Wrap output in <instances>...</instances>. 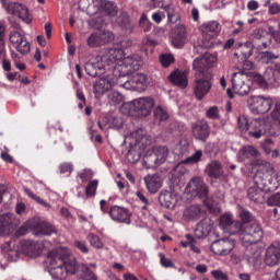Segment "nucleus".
Here are the masks:
<instances>
[{"instance_id":"f257e3e1","label":"nucleus","mask_w":280,"mask_h":280,"mask_svg":"<svg viewBox=\"0 0 280 280\" xmlns=\"http://www.w3.org/2000/svg\"><path fill=\"white\" fill-rule=\"evenodd\" d=\"M279 189V173L269 165V170L262 174L257 173L254 177V186L247 189V197L256 205L264 203L265 194H270Z\"/></svg>"},{"instance_id":"f03ea898","label":"nucleus","mask_w":280,"mask_h":280,"mask_svg":"<svg viewBox=\"0 0 280 280\" xmlns=\"http://www.w3.org/2000/svg\"><path fill=\"white\" fill-rule=\"evenodd\" d=\"M49 264V275L52 279L65 280L69 275H75L80 270V265L75 256L62 254L58 250L49 252L47 256Z\"/></svg>"},{"instance_id":"7ed1b4c3","label":"nucleus","mask_w":280,"mask_h":280,"mask_svg":"<svg viewBox=\"0 0 280 280\" xmlns=\"http://www.w3.org/2000/svg\"><path fill=\"white\" fill-rule=\"evenodd\" d=\"M14 246H16L14 241H9L3 245V250L7 253L9 261H19L21 253L26 257H40L43 253V244L36 241H22L18 247Z\"/></svg>"},{"instance_id":"20e7f679","label":"nucleus","mask_w":280,"mask_h":280,"mask_svg":"<svg viewBox=\"0 0 280 280\" xmlns=\"http://www.w3.org/2000/svg\"><path fill=\"white\" fill-rule=\"evenodd\" d=\"M152 108H154V98L141 97L125 103L121 113L131 117H148L152 113Z\"/></svg>"},{"instance_id":"39448f33","label":"nucleus","mask_w":280,"mask_h":280,"mask_svg":"<svg viewBox=\"0 0 280 280\" xmlns=\"http://www.w3.org/2000/svg\"><path fill=\"white\" fill-rule=\"evenodd\" d=\"M185 192L189 194L191 198H199L203 200L208 209H213V205L209 202V188L202 177H192L185 188Z\"/></svg>"},{"instance_id":"423d86ee","label":"nucleus","mask_w":280,"mask_h":280,"mask_svg":"<svg viewBox=\"0 0 280 280\" xmlns=\"http://www.w3.org/2000/svg\"><path fill=\"white\" fill-rule=\"evenodd\" d=\"M243 246H250V244H259V241L264 237V230L257 222L247 224L241 223V230L238 231Z\"/></svg>"},{"instance_id":"0eeeda50","label":"nucleus","mask_w":280,"mask_h":280,"mask_svg":"<svg viewBox=\"0 0 280 280\" xmlns=\"http://www.w3.org/2000/svg\"><path fill=\"white\" fill-rule=\"evenodd\" d=\"M139 67H141L139 60L129 56L127 58L124 57L112 69H114V73L118 80H121V78H127V75L135 73V71H139Z\"/></svg>"},{"instance_id":"6e6552de","label":"nucleus","mask_w":280,"mask_h":280,"mask_svg":"<svg viewBox=\"0 0 280 280\" xmlns=\"http://www.w3.org/2000/svg\"><path fill=\"white\" fill-rule=\"evenodd\" d=\"M232 91L236 95H241L244 97L250 93V89H253V81L248 79V75L244 72H235L232 75Z\"/></svg>"},{"instance_id":"1a4fd4ad","label":"nucleus","mask_w":280,"mask_h":280,"mask_svg":"<svg viewBox=\"0 0 280 280\" xmlns=\"http://www.w3.org/2000/svg\"><path fill=\"white\" fill-rule=\"evenodd\" d=\"M2 8L7 11V14H12L13 16H19L24 23L30 25L32 23V14L26 7L19 2H12L10 0H1Z\"/></svg>"},{"instance_id":"9d476101","label":"nucleus","mask_w":280,"mask_h":280,"mask_svg":"<svg viewBox=\"0 0 280 280\" xmlns=\"http://www.w3.org/2000/svg\"><path fill=\"white\" fill-rule=\"evenodd\" d=\"M248 104L253 113H257V115H266V113H269L270 108H272L275 101L270 96L257 95L252 96L248 100Z\"/></svg>"},{"instance_id":"9b49d317","label":"nucleus","mask_w":280,"mask_h":280,"mask_svg":"<svg viewBox=\"0 0 280 280\" xmlns=\"http://www.w3.org/2000/svg\"><path fill=\"white\" fill-rule=\"evenodd\" d=\"M84 70L91 78H102L106 71H109L108 66H106L101 55L88 61L84 66Z\"/></svg>"},{"instance_id":"f8f14e48","label":"nucleus","mask_w":280,"mask_h":280,"mask_svg":"<svg viewBox=\"0 0 280 280\" xmlns=\"http://www.w3.org/2000/svg\"><path fill=\"white\" fill-rule=\"evenodd\" d=\"M115 40V34L110 31H97L92 33L88 37V46L92 49L95 47H102L103 45H107V43H113Z\"/></svg>"},{"instance_id":"ddd939ff","label":"nucleus","mask_w":280,"mask_h":280,"mask_svg":"<svg viewBox=\"0 0 280 280\" xmlns=\"http://www.w3.org/2000/svg\"><path fill=\"white\" fill-rule=\"evenodd\" d=\"M108 215L113 222H117L118 224H131L132 222V212L121 206H112Z\"/></svg>"},{"instance_id":"4468645a","label":"nucleus","mask_w":280,"mask_h":280,"mask_svg":"<svg viewBox=\"0 0 280 280\" xmlns=\"http://www.w3.org/2000/svg\"><path fill=\"white\" fill-rule=\"evenodd\" d=\"M233 248H235V241L231 238H220L210 245V250L214 253V255H220L222 257H226V255H231L233 253Z\"/></svg>"},{"instance_id":"2eb2a0df","label":"nucleus","mask_w":280,"mask_h":280,"mask_svg":"<svg viewBox=\"0 0 280 280\" xmlns=\"http://www.w3.org/2000/svg\"><path fill=\"white\" fill-rule=\"evenodd\" d=\"M191 132L196 141H201L205 143L207 142V139L211 137V127L207 120H198L197 122L192 124Z\"/></svg>"},{"instance_id":"dca6fc26","label":"nucleus","mask_w":280,"mask_h":280,"mask_svg":"<svg viewBox=\"0 0 280 280\" xmlns=\"http://www.w3.org/2000/svg\"><path fill=\"white\" fill-rule=\"evenodd\" d=\"M211 81L206 77H196L192 89L195 97L200 102L205 100V96L211 91Z\"/></svg>"},{"instance_id":"f3484780","label":"nucleus","mask_w":280,"mask_h":280,"mask_svg":"<svg viewBox=\"0 0 280 280\" xmlns=\"http://www.w3.org/2000/svg\"><path fill=\"white\" fill-rule=\"evenodd\" d=\"M126 54L124 52V49L117 47V48H109L107 51H105L104 55H101V58L103 59L104 63L106 65L107 69H113L117 62L121 61L122 58H125Z\"/></svg>"},{"instance_id":"a211bd4d","label":"nucleus","mask_w":280,"mask_h":280,"mask_svg":"<svg viewBox=\"0 0 280 280\" xmlns=\"http://www.w3.org/2000/svg\"><path fill=\"white\" fill-rule=\"evenodd\" d=\"M171 43L175 49H183L187 45V30L183 25H176L171 31Z\"/></svg>"},{"instance_id":"6ab92c4d","label":"nucleus","mask_w":280,"mask_h":280,"mask_svg":"<svg viewBox=\"0 0 280 280\" xmlns=\"http://www.w3.org/2000/svg\"><path fill=\"white\" fill-rule=\"evenodd\" d=\"M219 226L225 233L235 235V233H240L242 223L240 221H233V217H231V214H223L220 218Z\"/></svg>"},{"instance_id":"aec40b11","label":"nucleus","mask_w":280,"mask_h":280,"mask_svg":"<svg viewBox=\"0 0 280 280\" xmlns=\"http://www.w3.org/2000/svg\"><path fill=\"white\" fill-rule=\"evenodd\" d=\"M23 38H25V36L21 34L19 31L10 32L9 40L11 45L14 47V49H16L19 54H21L22 56H25L30 54V50L32 49V45L30 44V42H22L23 48H21V46H19V40H22Z\"/></svg>"},{"instance_id":"412c9836","label":"nucleus","mask_w":280,"mask_h":280,"mask_svg":"<svg viewBox=\"0 0 280 280\" xmlns=\"http://www.w3.org/2000/svg\"><path fill=\"white\" fill-rule=\"evenodd\" d=\"M217 60L218 59L215 58V56L206 52L203 54V56L198 57L192 61V68L199 72H202L205 71V69H211V67L215 65Z\"/></svg>"},{"instance_id":"4be33fe9","label":"nucleus","mask_w":280,"mask_h":280,"mask_svg":"<svg viewBox=\"0 0 280 280\" xmlns=\"http://www.w3.org/2000/svg\"><path fill=\"white\" fill-rule=\"evenodd\" d=\"M199 32H201V36L218 38L220 32H222V25L218 21L205 22L199 26Z\"/></svg>"},{"instance_id":"5701e85b","label":"nucleus","mask_w":280,"mask_h":280,"mask_svg":"<svg viewBox=\"0 0 280 280\" xmlns=\"http://www.w3.org/2000/svg\"><path fill=\"white\" fill-rule=\"evenodd\" d=\"M31 226L35 235H54L56 233V228L47 221L36 220L31 222Z\"/></svg>"},{"instance_id":"b1692460","label":"nucleus","mask_w":280,"mask_h":280,"mask_svg":"<svg viewBox=\"0 0 280 280\" xmlns=\"http://www.w3.org/2000/svg\"><path fill=\"white\" fill-rule=\"evenodd\" d=\"M275 80H277V78L275 77V69L272 68H267L264 75L255 74L253 78V82L258 84L260 89H268V82L272 84Z\"/></svg>"},{"instance_id":"393cba45","label":"nucleus","mask_w":280,"mask_h":280,"mask_svg":"<svg viewBox=\"0 0 280 280\" xmlns=\"http://www.w3.org/2000/svg\"><path fill=\"white\" fill-rule=\"evenodd\" d=\"M265 264L266 266H279L280 264V247L277 245H270L266 249L265 254Z\"/></svg>"},{"instance_id":"a878e982","label":"nucleus","mask_w":280,"mask_h":280,"mask_svg":"<svg viewBox=\"0 0 280 280\" xmlns=\"http://www.w3.org/2000/svg\"><path fill=\"white\" fill-rule=\"evenodd\" d=\"M168 81L171 82V84H174V86H178L179 89H187V86L189 85L187 74L180 70H174L168 75Z\"/></svg>"},{"instance_id":"bb28decb","label":"nucleus","mask_w":280,"mask_h":280,"mask_svg":"<svg viewBox=\"0 0 280 280\" xmlns=\"http://www.w3.org/2000/svg\"><path fill=\"white\" fill-rule=\"evenodd\" d=\"M116 25H118L125 34H132V32H135V24H132L130 16L126 12H121L119 16H117Z\"/></svg>"},{"instance_id":"cd10ccee","label":"nucleus","mask_w":280,"mask_h":280,"mask_svg":"<svg viewBox=\"0 0 280 280\" xmlns=\"http://www.w3.org/2000/svg\"><path fill=\"white\" fill-rule=\"evenodd\" d=\"M206 174H208L209 178H222L224 176V168L222 167V163L218 160H213L206 166Z\"/></svg>"},{"instance_id":"c85d7f7f","label":"nucleus","mask_w":280,"mask_h":280,"mask_svg":"<svg viewBox=\"0 0 280 280\" xmlns=\"http://www.w3.org/2000/svg\"><path fill=\"white\" fill-rule=\"evenodd\" d=\"M250 40L258 47V49H266L268 42L266 40V32L262 28H255L249 34Z\"/></svg>"},{"instance_id":"c756f323","label":"nucleus","mask_w":280,"mask_h":280,"mask_svg":"<svg viewBox=\"0 0 280 280\" xmlns=\"http://www.w3.org/2000/svg\"><path fill=\"white\" fill-rule=\"evenodd\" d=\"M249 137L253 139H261L266 135V124L261 119H254L250 122V129L248 131Z\"/></svg>"},{"instance_id":"7c9ffc66","label":"nucleus","mask_w":280,"mask_h":280,"mask_svg":"<svg viewBox=\"0 0 280 280\" xmlns=\"http://www.w3.org/2000/svg\"><path fill=\"white\" fill-rule=\"evenodd\" d=\"M246 247L245 249V257L248 261V264H255L256 261H259V258L261 257V248L257 244H250V245H244Z\"/></svg>"},{"instance_id":"2f4dec72","label":"nucleus","mask_w":280,"mask_h":280,"mask_svg":"<svg viewBox=\"0 0 280 280\" xmlns=\"http://www.w3.org/2000/svg\"><path fill=\"white\" fill-rule=\"evenodd\" d=\"M159 202L165 209H174L176 207V197L167 190H162L159 195Z\"/></svg>"},{"instance_id":"473e14b6","label":"nucleus","mask_w":280,"mask_h":280,"mask_svg":"<svg viewBox=\"0 0 280 280\" xmlns=\"http://www.w3.org/2000/svg\"><path fill=\"white\" fill-rule=\"evenodd\" d=\"M144 183L150 194H156V191L163 187V180H161L158 174L144 177Z\"/></svg>"},{"instance_id":"72a5a7b5","label":"nucleus","mask_w":280,"mask_h":280,"mask_svg":"<svg viewBox=\"0 0 280 280\" xmlns=\"http://www.w3.org/2000/svg\"><path fill=\"white\" fill-rule=\"evenodd\" d=\"M213 225L211 224V221L203 219L197 224V228L195 229V237L202 240V237H207V235L211 233Z\"/></svg>"},{"instance_id":"f704fd0d","label":"nucleus","mask_w":280,"mask_h":280,"mask_svg":"<svg viewBox=\"0 0 280 280\" xmlns=\"http://www.w3.org/2000/svg\"><path fill=\"white\" fill-rule=\"evenodd\" d=\"M115 86V83L110 81V79L101 78L95 84H94V93L95 95H104V93H108L110 89Z\"/></svg>"},{"instance_id":"c9c22d12","label":"nucleus","mask_w":280,"mask_h":280,"mask_svg":"<svg viewBox=\"0 0 280 280\" xmlns=\"http://www.w3.org/2000/svg\"><path fill=\"white\" fill-rule=\"evenodd\" d=\"M235 49H237V52H235V56H242V60H248L250 56H253V43H237L235 44Z\"/></svg>"},{"instance_id":"e433bc0d","label":"nucleus","mask_w":280,"mask_h":280,"mask_svg":"<svg viewBox=\"0 0 280 280\" xmlns=\"http://www.w3.org/2000/svg\"><path fill=\"white\" fill-rule=\"evenodd\" d=\"M100 9L103 14L106 16H117V12H119V8L113 1L108 0H101L100 1Z\"/></svg>"},{"instance_id":"4c0bfd02","label":"nucleus","mask_w":280,"mask_h":280,"mask_svg":"<svg viewBox=\"0 0 280 280\" xmlns=\"http://www.w3.org/2000/svg\"><path fill=\"white\" fill-rule=\"evenodd\" d=\"M205 217V210L200 206H190L184 211V218L186 220H200V218Z\"/></svg>"},{"instance_id":"58836bf2","label":"nucleus","mask_w":280,"mask_h":280,"mask_svg":"<svg viewBox=\"0 0 280 280\" xmlns=\"http://www.w3.org/2000/svg\"><path fill=\"white\" fill-rule=\"evenodd\" d=\"M143 165L147 166L148 170H152L153 167H159V165H161L156 158V153H154V149H149L144 153Z\"/></svg>"},{"instance_id":"ea45409f","label":"nucleus","mask_w":280,"mask_h":280,"mask_svg":"<svg viewBox=\"0 0 280 280\" xmlns=\"http://www.w3.org/2000/svg\"><path fill=\"white\" fill-rule=\"evenodd\" d=\"M164 12L166 13L168 23H178L180 21V13L178 8L174 4H166L163 7Z\"/></svg>"},{"instance_id":"a19ab883","label":"nucleus","mask_w":280,"mask_h":280,"mask_svg":"<svg viewBox=\"0 0 280 280\" xmlns=\"http://www.w3.org/2000/svg\"><path fill=\"white\" fill-rule=\"evenodd\" d=\"M167 119H170V113H167V109L156 106L154 109V122L163 124V121H167Z\"/></svg>"},{"instance_id":"79ce46f5","label":"nucleus","mask_w":280,"mask_h":280,"mask_svg":"<svg viewBox=\"0 0 280 280\" xmlns=\"http://www.w3.org/2000/svg\"><path fill=\"white\" fill-rule=\"evenodd\" d=\"M152 149L155 153L159 164L163 165V163H165V161H167V156L170 154V149H167V147H154Z\"/></svg>"},{"instance_id":"37998d69","label":"nucleus","mask_w":280,"mask_h":280,"mask_svg":"<svg viewBox=\"0 0 280 280\" xmlns=\"http://www.w3.org/2000/svg\"><path fill=\"white\" fill-rule=\"evenodd\" d=\"M215 38L210 35H202L200 47L202 49H213L215 45H222V42H215Z\"/></svg>"},{"instance_id":"c03bdc74","label":"nucleus","mask_w":280,"mask_h":280,"mask_svg":"<svg viewBox=\"0 0 280 280\" xmlns=\"http://www.w3.org/2000/svg\"><path fill=\"white\" fill-rule=\"evenodd\" d=\"M258 58L262 65H270V62H275L279 58V55L267 50L259 52Z\"/></svg>"},{"instance_id":"a18cd8bd","label":"nucleus","mask_w":280,"mask_h":280,"mask_svg":"<svg viewBox=\"0 0 280 280\" xmlns=\"http://www.w3.org/2000/svg\"><path fill=\"white\" fill-rule=\"evenodd\" d=\"M86 240L93 248H96V250H102V248H104V243L102 242V238L97 236V234L91 233L86 236Z\"/></svg>"},{"instance_id":"49530a36","label":"nucleus","mask_w":280,"mask_h":280,"mask_svg":"<svg viewBox=\"0 0 280 280\" xmlns=\"http://www.w3.org/2000/svg\"><path fill=\"white\" fill-rule=\"evenodd\" d=\"M139 26L142 30V32H144L145 34H148V32H152V27H154L152 22L149 21L148 14L145 13L141 15L139 20Z\"/></svg>"},{"instance_id":"de8ad7c7","label":"nucleus","mask_w":280,"mask_h":280,"mask_svg":"<svg viewBox=\"0 0 280 280\" xmlns=\"http://www.w3.org/2000/svg\"><path fill=\"white\" fill-rule=\"evenodd\" d=\"M241 154H243L244 159H257L259 156V151L255 147H245Z\"/></svg>"},{"instance_id":"09e8293b","label":"nucleus","mask_w":280,"mask_h":280,"mask_svg":"<svg viewBox=\"0 0 280 280\" xmlns=\"http://www.w3.org/2000/svg\"><path fill=\"white\" fill-rule=\"evenodd\" d=\"M136 89H141V86L145 85V82H148V77L143 73H136L132 78H131Z\"/></svg>"},{"instance_id":"8fccbe9b","label":"nucleus","mask_w":280,"mask_h":280,"mask_svg":"<svg viewBox=\"0 0 280 280\" xmlns=\"http://www.w3.org/2000/svg\"><path fill=\"white\" fill-rule=\"evenodd\" d=\"M100 184V182L97 179H93L92 182H90L86 187H85V196L88 198H93V196H95L96 191H97V185Z\"/></svg>"},{"instance_id":"3c124183","label":"nucleus","mask_w":280,"mask_h":280,"mask_svg":"<svg viewBox=\"0 0 280 280\" xmlns=\"http://www.w3.org/2000/svg\"><path fill=\"white\" fill-rule=\"evenodd\" d=\"M202 161V150H197L192 155L188 156L184 163L186 165H196V163H200Z\"/></svg>"},{"instance_id":"603ef678","label":"nucleus","mask_w":280,"mask_h":280,"mask_svg":"<svg viewBox=\"0 0 280 280\" xmlns=\"http://www.w3.org/2000/svg\"><path fill=\"white\" fill-rule=\"evenodd\" d=\"M237 121L240 132L246 133L247 130H250V124L248 122V118H246V116H238Z\"/></svg>"},{"instance_id":"864d4df0","label":"nucleus","mask_w":280,"mask_h":280,"mask_svg":"<svg viewBox=\"0 0 280 280\" xmlns=\"http://www.w3.org/2000/svg\"><path fill=\"white\" fill-rule=\"evenodd\" d=\"M106 121H108L109 128H116L117 130L124 126V120L119 116H110L106 118Z\"/></svg>"},{"instance_id":"5fc2aeb1","label":"nucleus","mask_w":280,"mask_h":280,"mask_svg":"<svg viewBox=\"0 0 280 280\" xmlns=\"http://www.w3.org/2000/svg\"><path fill=\"white\" fill-rule=\"evenodd\" d=\"M73 246L74 248H77V250H80V253H82L83 255H89L90 249H89V245H86V242L75 240L73 242Z\"/></svg>"},{"instance_id":"6e6d98bb","label":"nucleus","mask_w":280,"mask_h":280,"mask_svg":"<svg viewBox=\"0 0 280 280\" xmlns=\"http://www.w3.org/2000/svg\"><path fill=\"white\" fill-rule=\"evenodd\" d=\"M108 100L114 104V106H117L124 102V95L119 92H112L108 94Z\"/></svg>"},{"instance_id":"4d7b16f0","label":"nucleus","mask_w":280,"mask_h":280,"mask_svg":"<svg viewBox=\"0 0 280 280\" xmlns=\"http://www.w3.org/2000/svg\"><path fill=\"white\" fill-rule=\"evenodd\" d=\"M159 257H160V264H161L162 268H176V266L174 265V261H172V259L165 257V254L160 253Z\"/></svg>"},{"instance_id":"13d9d810","label":"nucleus","mask_w":280,"mask_h":280,"mask_svg":"<svg viewBox=\"0 0 280 280\" xmlns=\"http://www.w3.org/2000/svg\"><path fill=\"white\" fill-rule=\"evenodd\" d=\"M132 137L136 139V143H142L148 139V136H145V130L143 129H138L132 133Z\"/></svg>"},{"instance_id":"bf43d9fd","label":"nucleus","mask_w":280,"mask_h":280,"mask_svg":"<svg viewBox=\"0 0 280 280\" xmlns=\"http://www.w3.org/2000/svg\"><path fill=\"white\" fill-rule=\"evenodd\" d=\"M267 205H268V207H280V192H276V194L271 195L267 199Z\"/></svg>"},{"instance_id":"052dcab7","label":"nucleus","mask_w":280,"mask_h":280,"mask_svg":"<svg viewBox=\"0 0 280 280\" xmlns=\"http://www.w3.org/2000/svg\"><path fill=\"white\" fill-rule=\"evenodd\" d=\"M81 280H97V277L89 267H84L81 273Z\"/></svg>"},{"instance_id":"680f3d73","label":"nucleus","mask_w":280,"mask_h":280,"mask_svg":"<svg viewBox=\"0 0 280 280\" xmlns=\"http://www.w3.org/2000/svg\"><path fill=\"white\" fill-rule=\"evenodd\" d=\"M240 218L244 224H250V222L254 220L253 213H250L248 210H242Z\"/></svg>"},{"instance_id":"e2e57ef3","label":"nucleus","mask_w":280,"mask_h":280,"mask_svg":"<svg viewBox=\"0 0 280 280\" xmlns=\"http://www.w3.org/2000/svg\"><path fill=\"white\" fill-rule=\"evenodd\" d=\"M160 62L162 67L167 68L170 65L174 63V56L173 55H161Z\"/></svg>"},{"instance_id":"0e129e2a","label":"nucleus","mask_w":280,"mask_h":280,"mask_svg":"<svg viewBox=\"0 0 280 280\" xmlns=\"http://www.w3.org/2000/svg\"><path fill=\"white\" fill-rule=\"evenodd\" d=\"M118 49H128L130 47H132V39H130V37H120L119 42L117 43Z\"/></svg>"},{"instance_id":"69168bd1","label":"nucleus","mask_w":280,"mask_h":280,"mask_svg":"<svg viewBox=\"0 0 280 280\" xmlns=\"http://www.w3.org/2000/svg\"><path fill=\"white\" fill-rule=\"evenodd\" d=\"M60 174H71L73 172V164L71 162H63L59 165Z\"/></svg>"},{"instance_id":"338daca9","label":"nucleus","mask_w":280,"mask_h":280,"mask_svg":"<svg viewBox=\"0 0 280 280\" xmlns=\"http://www.w3.org/2000/svg\"><path fill=\"white\" fill-rule=\"evenodd\" d=\"M10 229V219L7 215H0V234L5 233Z\"/></svg>"},{"instance_id":"774afa93","label":"nucleus","mask_w":280,"mask_h":280,"mask_svg":"<svg viewBox=\"0 0 280 280\" xmlns=\"http://www.w3.org/2000/svg\"><path fill=\"white\" fill-rule=\"evenodd\" d=\"M211 276L215 280H229V276L224 273L222 270H212Z\"/></svg>"}]
</instances>
